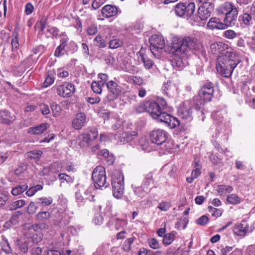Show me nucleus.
<instances>
[{"label": "nucleus", "instance_id": "nucleus-44", "mask_svg": "<svg viewBox=\"0 0 255 255\" xmlns=\"http://www.w3.org/2000/svg\"><path fill=\"white\" fill-rule=\"evenodd\" d=\"M47 24V20L45 18H42L41 20L37 21L35 25V28L39 32H42Z\"/></svg>", "mask_w": 255, "mask_h": 255}, {"label": "nucleus", "instance_id": "nucleus-18", "mask_svg": "<svg viewBox=\"0 0 255 255\" xmlns=\"http://www.w3.org/2000/svg\"><path fill=\"white\" fill-rule=\"evenodd\" d=\"M118 8L115 6L107 4L102 7L101 10L102 15L105 18L116 16L118 14Z\"/></svg>", "mask_w": 255, "mask_h": 255}, {"label": "nucleus", "instance_id": "nucleus-4", "mask_svg": "<svg viewBox=\"0 0 255 255\" xmlns=\"http://www.w3.org/2000/svg\"><path fill=\"white\" fill-rule=\"evenodd\" d=\"M112 186L113 196L117 199L121 198L124 192V176L119 171L115 172L112 177Z\"/></svg>", "mask_w": 255, "mask_h": 255}, {"label": "nucleus", "instance_id": "nucleus-56", "mask_svg": "<svg viewBox=\"0 0 255 255\" xmlns=\"http://www.w3.org/2000/svg\"><path fill=\"white\" fill-rule=\"evenodd\" d=\"M134 241V238H130L127 239L123 245L124 250L127 252L129 251L131 249V245Z\"/></svg>", "mask_w": 255, "mask_h": 255}, {"label": "nucleus", "instance_id": "nucleus-48", "mask_svg": "<svg viewBox=\"0 0 255 255\" xmlns=\"http://www.w3.org/2000/svg\"><path fill=\"white\" fill-rule=\"evenodd\" d=\"M171 205L169 202L161 201L159 203L157 208H158L160 210L162 211H167L171 208Z\"/></svg>", "mask_w": 255, "mask_h": 255}, {"label": "nucleus", "instance_id": "nucleus-33", "mask_svg": "<svg viewBox=\"0 0 255 255\" xmlns=\"http://www.w3.org/2000/svg\"><path fill=\"white\" fill-rule=\"evenodd\" d=\"M28 188V186L27 184L19 185L13 188L11 193L13 195L17 196L27 190Z\"/></svg>", "mask_w": 255, "mask_h": 255}, {"label": "nucleus", "instance_id": "nucleus-47", "mask_svg": "<svg viewBox=\"0 0 255 255\" xmlns=\"http://www.w3.org/2000/svg\"><path fill=\"white\" fill-rule=\"evenodd\" d=\"M238 34L233 30L228 29L224 32L223 36L227 39L232 40L236 38Z\"/></svg>", "mask_w": 255, "mask_h": 255}, {"label": "nucleus", "instance_id": "nucleus-41", "mask_svg": "<svg viewBox=\"0 0 255 255\" xmlns=\"http://www.w3.org/2000/svg\"><path fill=\"white\" fill-rule=\"evenodd\" d=\"M227 201L230 204L236 205L240 203L241 199L237 195L231 194L227 197Z\"/></svg>", "mask_w": 255, "mask_h": 255}, {"label": "nucleus", "instance_id": "nucleus-6", "mask_svg": "<svg viewBox=\"0 0 255 255\" xmlns=\"http://www.w3.org/2000/svg\"><path fill=\"white\" fill-rule=\"evenodd\" d=\"M92 179L95 183V187H102L105 186L107 187L109 183L106 184V175L105 168L103 166H99L96 167L93 170Z\"/></svg>", "mask_w": 255, "mask_h": 255}, {"label": "nucleus", "instance_id": "nucleus-17", "mask_svg": "<svg viewBox=\"0 0 255 255\" xmlns=\"http://www.w3.org/2000/svg\"><path fill=\"white\" fill-rule=\"evenodd\" d=\"M161 116L162 119H160L159 122L165 123L167 126L172 128H175L180 125V122L176 118L171 116L166 112V113H163Z\"/></svg>", "mask_w": 255, "mask_h": 255}, {"label": "nucleus", "instance_id": "nucleus-26", "mask_svg": "<svg viewBox=\"0 0 255 255\" xmlns=\"http://www.w3.org/2000/svg\"><path fill=\"white\" fill-rule=\"evenodd\" d=\"M175 90V86L170 81L164 83L161 88L162 93L168 97H172Z\"/></svg>", "mask_w": 255, "mask_h": 255}, {"label": "nucleus", "instance_id": "nucleus-63", "mask_svg": "<svg viewBox=\"0 0 255 255\" xmlns=\"http://www.w3.org/2000/svg\"><path fill=\"white\" fill-rule=\"evenodd\" d=\"M47 31L55 38L58 36L59 30L57 27L49 26Z\"/></svg>", "mask_w": 255, "mask_h": 255}, {"label": "nucleus", "instance_id": "nucleus-57", "mask_svg": "<svg viewBox=\"0 0 255 255\" xmlns=\"http://www.w3.org/2000/svg\"><path fill=\"white\" fill-rule=\"evenodd\" d=\"M55 80L54 76L52 74L50 75L48 74L45 78V81L44 82V86L45 87H47L50 85H51L54 82Z\"/></svg>", "mask_w": 255, "mask_h": 255}, {"label": "nucleus", "instance_id": "nucleus-60", "mask_svg": "<svg viewBox=\"0 0 255 255\" xmlns=\"http://www.w3.org/2000/svg\"><path fill=\"white\" fill-rule=\"evenodd\" d=\"M208 218L205 215H203L197 220H196V222L198 225L204 226L208 223Z\"/></svg>", "mask_w": 255, "mask_h": 255}, {"label": "nucleus", "instance_id": "nucleus-42", "mask_svg": "<svg viewBox=\"0 0 255 255\" xmlns=\"http://www.w3.org/2000/svg\"><path fill=\"white\" fill-rule=\"evenodd\" d=\"M175 238V235L173 233L166 234L164 236L162 243L165 245H169L174 241Z\"/></svg>", "mask_w": 255, "mask_h": 255}, {"label": "nucleus", "instance_id": "nucleus-23", "mask_svg": "<svg viewBox=\"0 0 255 255\" xmlns=\"http://www.w3.org/2000/svg\"><path fill=\"white\" fill-rule=\"evenodd\" d=\"M241 18V24L244 27L249 28L255 24V18L249 12H245L239 16Z\"/></svg>", "mask_w": 255, "mask_h": 255}, {"label": "nucleus", "instance_id": "nucleus-25", "mask_svg": "<svg viewBox=\"0 0 255 255\" xmlns=\"http://www.w3.org/2000/svg\"><path fill=\"white\" fill-rule=\"evenodd\" d=\"M15 119L14 115L6 110L0 111V122L3 124H10Z\"/></svg>", "mask_w": 255, "mask_h": 255}, {"label": "nucleus", "instance_id": "nucleus-30", "mask_svg": "<svg viewBox=\"0 0 255 255\" xmlns=\"http://www.w3.org/2000/svg\"><path fill=\"white\" fill-rule=\"evenodd\" d=\"M151 182H153V174L152 172H149L145 175L144 180L141 186L148 193L150 191L149 185Z\"/></svg>", "mask_w": 255, "mask_h": 255}, {"label": "nucleus", "instance_id": "nucleus-40", "mask_svg": "<svg viewBox=\"0 0 255 255\" xmlns=\"http://www.w3.org/2000/svg\"><path fill=\"white\" fill-rule=\"evenodd\" d=\"M37 200L36 203L43 206H49L53 202V199L51 197H42L38 198Z\"/></svg>", "mask_w": 255, "mask_h": 255}, {"label": "nucleus", "instance_id": "nucleus-38", "mask_svg": "<svg viewBox=\"0 0 255 255\" xmlns=\"http://www.w3.org/2000/svg\"><path fill=\"white\" fill-rule=\"evenodd\" d=\"M128 221L126 220L116 218L114 221V226L116 230H119L124 229L127 226Z\"/></svg>", "mask_w": 255, "mask_h": 255}, {"label": "nucleus", "instance_id": "nucleus-9", "mask_svg": "<svg viewBox=\"0 0 255 255\" xmlns=\"http://www.w3.org/2000/svg\"><path fill=\"white\" fill-rule=\"evenodd\" d=\"M149 41L150 44V51L153 54L159 49H162L165 45L163 37L159 35L154 34L152 35Z\"/></svg>", "mask_w": 255, "mask_h": 255}, {"label": "nucleus", "instance_id": "nucleus-29", "mask_svg": "<svg viewBox=\"0 0 255 255\" xmlns=\"http://www.w3.org/2000/svg\"><path fill=\"white\" fill-rule=\"evenodd\" d=\"M138 142V145L140 146V148L142 150L145 152H148L155 149L153 147V144H152V142L150 143L145 138H141Z\"/></svg>", "mask_w": 255, "mask_h": 255}, {"label": "nucleus", "instance_id": "nucleus-37", "mask_svg": "<svg viewBox=\"0 0 255 255\" xmlns=\"http://www.w3.org/2000/svg\"><path fill=\"white\" fill-rule=\"evenodd\" d=\"M50 107L53 114V116L54 117H57L60 115L62 109L59 104H57L55 102H53L51 103Z\"/></svg>", "mask_w": 255, "mask_h": 255}, {"label": "nucleus", "instance_id": "nucleus-31", "mask_svg": "<svg viewBox=\"0 0 255 255\" xmlns=\"http://www.w3.org/2000/svg\"><path fill=\"white\" fill-rule=\"evenodd\" d=\"M42 154L43 151L42 150H35L27 152L25 156L28 159H33L37 161L39 160Z\"/></svg>", "mask_w": 255, "mask_h": 255}, {"label": "nucleus", "instance_id": "nucleus-39", "mask_svg": "<svg viewBox=\"0 0 255 255\" xmlns=\"http://www.w3.org/2000/svg\"><path fill=\"white\" fill-rule=\"evenodd\" d=\"M25 205V201L23 199L16 200L12 203L9 206V209L10 211L15 210L18 208H20Z\"/></svg>", "mask_w": 255, "mask_h": 255}, {"label": "nucleus", "instance_id": "nucleus-36", "mask_svg": "<svg viewBox=\"0 0 255 255\" xmlns=\"http://www.w3.org/2000/svg\"><path fill=\"white\" fill-rule=\"evenodd\" d=\"M82 193L81 190L79 189L75 193L76 201L79 206H83L88 199V197H83Z\"/></svg>", "mask_w": 255, "mask_h": 255}, {"label": "nucleus", "instance_id": "nucleus-55", "mask_svg": "<svg viewBox=\"0 0 255 255\" xmlns=\"http://www.w3.org/2000/svg\"><path fill=\"white\" fill-rule=\"evenodd\" d=\"M39 109L43 115H48L50 112L48 105L45 103H42L39 105Z\"/></svg>", "mask_w": 255, "mask_h": 255}, {"label": "nucleus", "instance_id": "nucleus-28", "mask_svg": "<svg viewBox=\"0 0 255 255\" xmlns=\"http://www.w3.org/2000/svg\"><path fill=\"white\" fill-rule=\"evenodd\" d=\"M22 213V212L20 211L14 212L9 220L5 223L4 227L8 228L11 226L17 225L19 222V217Z\"/></svg>", "mask_w": 255, "mask_h": 255}, {"label": "nucleus", "instance_id": "nucleus-24", "mask_svg": "<svg viewBox=\"0 0 255 255\" xmlns=\"http://www.w3.org/2000/svg\"><path fill=\"white\" fill-rule=\"evenodd\" d=\"M86 116L84 113L77 114L72 122L73 127L76 129H80L84 126L86 122Z\"/></svg>", "mask_w": 255, "mask_h": 255}, {"label": "nucleus", "instance_id": "nucleus-51", "mask_svg": "<svg viewBox=\"0 0 255 255\" xmlns=\"http://www.w3.org/2000/svg\"><path fill=\"white\" fill-rule=\"evenodd\" d=\"M1 248L2 250L7 254H11L12 250L10 247L9 244L7 241H3L1 244Z\"/></svg>", "mask_w": 255, "mask_h": 255}, {"label": "nucleus", "instance_id": "nucleus-35", "mask_svg": "<svg viewBox=\"0 0 255 255\" xmlns=\"http://www.w3.org/2000/svg\"><path fill=\"white\" fill-rule=\"evenodd\" d=\"M94 44L99 48H105L107 43L100 34H98L94 39Z\"/></svg>", "mask_w": 255, "mask_h": 255}, {"label": "nucleus", "instance_id": "nucleus-58", "mask_svg": "<svg viewBox=\"0 0 255 255\" xmlns=\"http://www.w3.org/2000/svg\"><path fill=\"white\" fill-rule=\"evenodd\" d=\"M122 44V42L119 40H112L109 43V48L111 49H116L120 47Z\"/></svg>", "mask_w": 255, "mask_h": 255}, {"label": "nucleus", "instance_id": "nucleus-32", "mask_svg": "<svg viewBox=\"0 0 255 255\" xmlns=\"http://www.w3.org/2000/svg\"><path fill=\"white\" fill-rule=\"evenodd\" d=\"M216 190L220 195L222 196L231 193L233 190V188L229 185H220L217 186Z\"/></svg>", "mask_w": 255, "mask_h": 255}, {"label": "nucleus", "instance_id": "nucleus-21", "mask_svg": "<svg viewBox=\"0 0 255 255\" xmlns=\"http://www.w3.org/2000/svg\"><path fill=\"white\" fill-rule=\"evenodd\" d=\"M207 27L211 29H225L226 24L218 17H212L207 23Z\"/></svg>", "mask_w": 255, "mask_h": 255}, {"label": "nucleus", "instance_id": "nucleus-2", "mask_svg": "<svg viewBox=\"0 0 255 255\" xmlns=\"http://www.w3.org/2000/svg\"><path fill=\"white\" fill-rule=\"evenodd\" d=\"M167 107V104L165 100L162 97H159L156 101L147 102V113L153 119L159 122L160 119H162L161 115L166 113L165 110Z\"/></svg>", "mask_w": 255, "mask_h": 255}, {"label": "nucleus", "instance_id": "nucleus-34", "mask_svg": "<svg viewBox=\"0 0 255 255\" xmlns=\"http://www.w3.org/2000/svg\"><path fill=\"white\" fill-rule=\"evenodd\" d=\"M173 66L175 68L176 67L178 69L180 70L183 68L184 63L180 56L175 55L172 61Z\"/></svg>", "mask_w": 255, "mask_h": 255}, {"label": "nucleus", "instance_id": "nucleus-1", "mask_svg": "<svg viewBox=\"0 0 255 255\" xmlns=\"http://www.w3.org/2000/svg\"><path fill=\"white\" fill-rule=\"evenodd\" d=\"M240 62L238 54L232 48H230V50L227 51L217 58V70L222 76L229 78Z\"/></svg>", "mask_w": 255, "mask_h": 255}, {"label": "nucleus", "instance_id": "nucleus-19", "mask_svg": "<svg viewBox=\"0 0 255 255\" xmlns=\"http://www.w3.org/2000/svg\"><path fill=\"white\" fill-rule=\"evenodd\" d=\"M236 9H237V8L233 3L226 2L220 5L216 9V11L218 14H225V15H227Z\"/></svg>", "mask_w": 255, "mask_h": 255}, {"label": "nucleus", "instance_id": "nucleus-10", "mask_svg": "<svg viewBox=\"0 0 255 255\" xmlns=\"http://www.w3.org/2000/svg\"><path fill=\"white\" fill-rule=\"evenodd\" d=\"M106 86L109 90L108 100L113 101L117 99L121 93L122 88L121 86L113 80L107 82Z\"/></svg>", "mask_w": 255, "mask_h": 255}, {"label": "nucleus", "instance_id": "nucleus-64", "mask_svg": "<svg viewBox=\"0 0 255 255\" xmlns=\"http://www.w3.org/2000/svg\"><path fill=\"white\" fill-rule=\"evenodd\" d=\"M106 1V0H94L92 4V7L94 9L99 8Z\"/></svg>", "mask_w": 255, "mask_h": 255}, {"label": "nucleus", "instance_id": "nucleus-14", "mask_svg": "<svg viewBox=\"0 0 255 255\" xmlns=\"http://www.w3.org/2000/svg\"><path fill=\"white\" fill-rule=\"evenodd\" d=\"M253 230L249 227V224L245 221L236 224L233 228L234 233L238 236L244 237L247 234L251 233Z\"/></svg>", "mask_w": 255, "mask_h": 255}, {"label": "nucleus", "instance_id": "nucleus-62", "mask_svg": "<svg viewBox=\"0 0 255 255\" xmlns=\"http://www.w3.org/2000/svg\"><path fill=\"white\" fill-rule=\"evenodd\" d=\"M65 48L59 45L55 49L54 55L56 57H60L64 54V50Z\"/></svg>", "mask_w": 255, "mask_h": 255}, {"label": "nucleus", "instance_id": "nucleus-20", "mask_svg": "<svg viewBox=\"0 0 255 255\" xmlns=\"http://www.w3.org/2000/svg\"><path fill=\"white\" fill-rule=\"evenodd\" d=\"M138 59L141 60L143 64L144 67L146 69H150L154 65V62L149 58L144 53V50L141 49L137 53Z\"/></svg>", "mask_w": 255, "mask_h": 255}, {"label": "nucleus", "instance_id": "nucleus-11", "mask_svg": "<svg viewBox=\"0 0 255 255\" xmlns=\"http://www.w3.org/2000/svg\"><path fill=\"white\" fill-rule=\"evenodd\" d=\"M75 92L74 85L72 83H66L59 86L57 88L58 95L63 98L71 97Z\"/></svg>", "mask_w": 255, "mask_h": 255}, {"label": "nucleus", "instance_id": "nucleus-49", "mask_svg": "<svg viewBox=\"0 0 255 255\" xmlns=\"http://www.w3.org/2000/svg\"><path fill=\"white\" fill-rule=\"evenodd\" d=\"M135 110L137 113H141L144 112H147V102L138 104L135 107Z\"/></svg>", "mask_w": 255, "mask_h": 255}, {"label": "nucleus", "instance_id": "nucleus-61", "mask_svg": "<svg viewBox=\"0 0 255 255\" xmlns=\"http://www.w3.org/2000/svg\"><path fill=\"white\" fill-rule=\"evenodd\" d=\"M9 199L8 193H0V205H4Z\"/></svg>", "mask_w": 255, "mask_h": 255}, {"label": "nucleus", "instance_id": "nucleus-8", "mask_svg": "<svg viewBox=\"0 0 255 255\" xmlns=\"http://www.w3.org/2000/svg\"><path fill=\"white\" fill-rule=\"evenodd\" d=\"M213 85L211 82L207 83L201 87L199 92L200 99L205 102H210L214 96Z\"/></svg>", "mask_w": 255, "mask_h": 255}, {"label": "nucleus", "instance_id": "nucleus-7", "mask_svg": "<svg viewBox=\"0 0 255 255\" xmlns=\"http://www.w3.org/2000/svg\"><path fill=\"white\" fill-rule=\"evenodd\" d=\"M195 5L193 2H190L187 5L184 3H178L174 7L175 13L180 17L188 18L194 13Z\"/></svg>", "mask_w": 255, "mask_h": 255}, {"label": "nucleus", "instance_id": "nucleus-43", "mask_svg": "<svg viewBox=\"0 0 255 255\" xmlns=\"http://www.w3.org/2000/svg\"><path fill=\"white\" fill-rule=\"evenodd\" d=\"M194 169L192 171L191 173V175L195 178H197L201 174V165L199 162V160H197V159H195V163H194Z\"/></svg>", "mask_w": 255, "mask_h": 255}, {"label": "nucleus", "instance_id": "nucleus-46", "mask_svg": "<svg viewBox=\"0 0 255 255\" xmlns=\"http://www.w3.org/2000/svg\"><path fill=\"white\" fill-rule=\"evenodd\" d=\"M50 217V213L47 211H43L39 212L36 215V218L40 221H45L49 219Z\"/></svg>", "mask_w": 255, "mask_h": 255}, {"label": "nucleus", "instance_id": "nucleus-50", "mask_svg": "<svg viewBox=\"0 0 255 255\" xmlns=\"http://www.w3.org/2000/svg\"><path fill=\"white\" fill-rule=\"evenodd\" d=\"M36 203L34 202H31L27 208V212L29 214H34L37 209L38 207L36 205Z\"/></svg>", "mask_w": 255, "mask_h": 255}, {"label": "nucleus", "instance_id": "nucleus-59", "mask_svg": "<svg viewBox=\"0 0 255 255\" xmlns=\"http://www.w3.org/2000/svg\"><path fill=\"white\" fill-rule=\"evenodd\" d=\"M11 44L13 51L16 50L18 49L19 47V43L17 34H16L12 39Z\"/></svg>", "mask_w": 255, "mask_h": 255}, {"label": "nucleus", "instance_id": "nucleus-27", "mask_svg": "<svg viewBox=\"0 0 255 255\" xmlns=\"http://www.w3.org/2000/svg\"><path fill=\"white\" fill-rule=\"evenodd\" d=\"M47 123H42L37 126L30 127L28 129V132L33 134H40L44 132L48 128Z\"/></svg>", "mask_w": 255, "mask_h": 255}, {"label": "nucleus", "instance_id": "nucleus-15", "mask_svg": "<svg viewBox=\"0 0 255 255\" xmlns=\"http://www.w3.org/2000/svg\"><path fill=\"white\" fill-rule=\"evenodd\" d=\"M230 47L229 45L223 42L218 41L212 43L210 46V50L212 53L214 54H224V52L226 50H230Z\"/></svg>", "mask_w": 255, "mask_h": 255}, {"label": "nucleus", "instance_id": "nucleus-52", "mask_svg": "<svg viewBox=\"0 0 255 255\" xmlns=\"http://www.w3.org/2000/svg\"><path fill=\"white\" fill-rule=\"evenodd\" d=\"M149 247L154 250L160 248V245L157 240L154 238L148 239V241Z\"/></svg>", "mask_w": 255, "mask_h": 255}, {"label": "nucleus", "instance_id": "nucleus-16", "mask_svg": "<svg viewBox=\"0 0 255 255\" xmlns=\"http://www.w3.org/2000/svg\"><path fill=\"white\" fill-rule=\"evenodd\" d=\"M137 132L134 131L131 132H125L119 137V138L121 143L124 144L127 142H131L130 144L132 146H134L135 144L132 142H135L137 141Z\"/></svg>", "mask_w": 255, "mask_h": 255}, {"label": "nucleus", "instance_id": "nucleus-3", "mask_svg": "<svg viewBox=\"0 0 255 255\" xmlns=\"http://www.w3.org/2000/svg\"><path fill=\"white\" fill-rule=\"evenodd\" d=\"M177 41V42H175L176 40H174L172 43L170 50L171 52L183 53L186 48L190 49H195L198 47L197 40L193 37H187L182 40Z\"/></svg>", "mask_w": 255, "mask_h": 255}, {"label": "nucleus", "instance_id": "nucleus-45", "mask_svg": "<svg viewBox=\"0 0 255 255\" xmlns=\"http://www.w3.org/2000/svg\"><path fill=\"white\" fill-rule=\"evenodd\" d=\"M132 188L133 189L134 194L138 197L142 198L147 193L146 191L140 186L135 187L132 185Z\"/></svg>", "mask_w": 255, "mask_h": 255}, {"label": "nucleus", "instance_id": "nucleus-22", "mask_svg": "<svg viewBox=\"0 0 255 255\" xmlns=\"http://www.w3.org/2000/svg\"><path fill=\"white\" fill-rule=\"evenodd\" d=\"M238 14L237 9L234 10L231 13L225 15L224 19V23L226 24V29L228 26H233L235 25L237 22V18Z\"/></svg>", "mask_w": 255, "mask_h": 255}, {"label": "nucleus", "instance_id": "nucleus-5", "mask_svg": "<svg viewBox=\"0 0 255 255\" xmlns=\"http://www.w3.org/2000/svg\"><path fill=\"white\" fill-rule=\"evenodd\" d=\"M168 136V133L166 131L160 129L154 130L150 134L152 144L160 146V148L165 150L168 149L166 144Z\"/></svg>", "mask_w": 255, "mask_h": 255}, {"label": "nucleus", "instance_id": "nucleus-54", "mask_svg": "<svg viewBox=\"0 0 255 255\" xmlns=\"http://www.w3.org/2000/svg\"><path fill=\"white\" fill-rule=\"evenodd\" d=\"M208 208L209 211L212 214V216L218 218L222 215V213L220 210L212 206L209 207Z\"/></svg>", "mask_w": 255, "mask_h": 255}, {"label": "nucleus", "instance_id": "nucleus-53", "mask_svg": "<svg viewBox=\"0 0 255 255\" xmlns=\"http://www.w3.org/2000/svg\"><path fill=\"white\" fill-rule=\"evenodd\" d=\"M17 246L20 251L22 253L25 254L27 252L28 248L27 243L26 242L18 241L17 243Z\"/></svg>", "mask_w": 255, "mask_h": 255}, {"label": "nucleus", "instance_id": "nucleus-12", "mask_svg": "<svg viewBox=\"0 0 255 255\" xmlns=\"http://www.w3.org/2000/svg\"><path fill=\"white\" fill-rule=\"evenodd\" d=\"M213 2H210V4H204L200 5L198 9L199 17L202 20H205L209 17L214 9Z\"/></svg>", "mask_w": 255, "mask_h": 255}, {"label": "nucleus", "instance_id": "nucleus-13", "mask_svg": "<svg viewBox=\"0 0 255 255\" xmlns=\"http://www.w3.org/2000/svg\"><path fill=\"white\" fill-rule=\"evenodd\" d=\"M179 116L186 122L192 120V111L189 102L184 103L178 111Z\"/></svg>", "mask_w": 255, "mask_h": 255}]
</instances>
